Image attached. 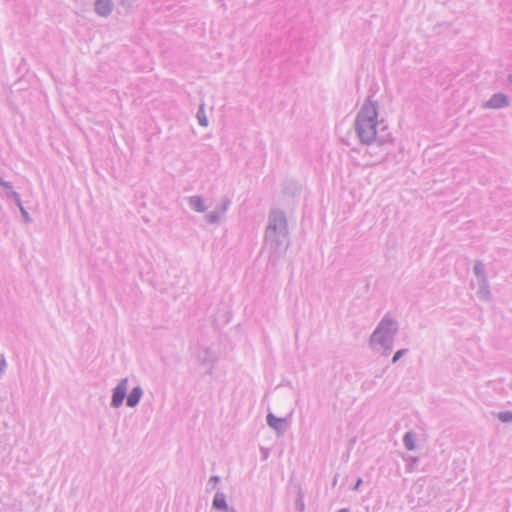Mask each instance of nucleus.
Masks as SVG:
<instances>
[{"label":"nucleus","mask_w":512,"mask_h":512,"mask_svg":"<svg viewBox=\"0 0 512 512\" xmlns=\"http://www.w3.org/2000/svg\"><path fill=\"white\" fill-rule=\"evenodd\" d=\"M356 130L360 139L365 143L375 140L377 135V109L373 102L366 101L356 120Z\"/></svg>","instance_id":"nucleus-1"},{"label":"nucleus","mask_w":512,"mask_h":512,"mask_svg":"<svg viewBox=\"0 0 512 512\" xmlns=\"http://www.w3.org/2000/svg\"><path fill=\"white\" fill-rule=\"evenodd\" d=\"M127 391V380L124 379L120 382V384L114 389L112 404L117 407L122 404Z\"/></svg>","instance_id":"nucleus-2"},{"label":"nucleus","mask_w":512,"mask_h":512,"mask_svg":"<svg viewBox=\"0 0 512 512\" xmlns=\"http://www.w3.org/2000/svg\"><path fill=\"white\" fill-rule=\"evenodd\" d=\"M507 104H508V100H507L506 96H504L502 94H496L487 102V107L500 108Z\"/></svg>","instance_id":"nucleus-3"},{"label":"nucleus","mask_w":512,"mask_h":512,"mask_svg":"<svg viewBox=\"0 0 512 512\" xmlns=\"http://www.w3.org/2000/svg\"><path fill=\"white\" fill-rule=\"evenodd\" d=\"M95 9L100 16H107L111 12L112 6L109 0H99L95 5Z\"/></svg>","instance_id":"nucleus-4"},{"label":"nucleus","mask_w":512,"mask_h":512,"mask_svg":"<svg viewBox=\"0 0 512 512\" xmlns=\"http://www.w3.org/2000/svg\"><path fill=\"white\" fill-rule=\"evenodd\" d=\"M142 392L139 388H134L127 398V405L134 407L140 400Z\"/></svg>","instance_id":"nucleus-5"},{"label":"nucleus","mask_w":512,"mask_h":512,"mask_svg":"<svg viewBox=\"0 0 512 512\" xmlns=\"http://www.w3.org/2000/svg\"><path fill=\"white\" fill-rule=\"evenodd\" d=\"M213 505L217 509H225L226 508V500L223 494H216L213 500Z\"/></svg>","instance_id":"nucleus-6"},{"label":"nucleus","mask_w":512,"mask_h":512,"mask_svg":"<svg viewBox=\"0 0 512 512\" xmlns=\"http://www.w3.org/2000/svg\"><path fill=\"white\" fill-rule=\"evenodd\" d=\"M190 203H191L192 207L196 211H203L204 210V205H203V202H202V200L200 198L193 197V198H191Z\"/></svg>","instance_id":"nucleus-7"},{"label":"nucleus","mask_w":512,"mask_h":512,"mask_svg":"<svg viewBox=\"0 0 512 512\" xmlns=\"http://www.w3.org/2000/svg\"><path fill=\"white\" fill-rule=\"evenodd\" d=\"M404 442L409 450H413L415 447L414 436L411 433H407L404 437Z\"/></svg>","instance_id":"nucleus-8"},{"label":"nucleus","mask_w":512,"mask_h":512,"mask_svg":"<svg viewBox=\"0 0 512 512\" xmlns=\"http://www.w3.org/2000/svg\"><path fill=\"white\" fill-rule=\"evenodd\" d=\"M280 422V420H277L275 419L272 415H269L268 416V423L272 426V427H277L276 424Z\"/></svg>","instance_id":"nucleus-9"},{"label":"nucleus","mask_w":512,"mask_h":512,"mask_svg":"<svg viewBox=\"0 0 512 512\" xmlns=\"http://www.w3.org/2000/svg\"><path fill=\"white\" fill-rule=\"evenodd\" d=\"M402 353L403 351H397L393 357V362H396L400 359V357L402 356Z\"/></svg>","instance_id":"nucleus-10"},{"label":"nucleus","mask_w":512,"mask_h":512,"mask_svg":"<svg viewBox=\"0 0 512 512\" xmlns=\"http://www.w3.org/2000/svg\"><path fill=\"white\" fill-rule=\"evenodd\" d=\"M199 121H200V124L202 126H207V120L205 118H202V117H198Z\"/></svg>","instance_id":"nucleus-11"},{"label":"nucleus","mask_w":512,"mask_h":512,"mask_svg":"<svg viewBox=\"0 0 512 512\" xmlns=\"http://www.w3.org/2000/svg\"><path fill=\"white\" fill-rule=\"evenodd\" d=\"M339 512H349L347 509H342Z\"/></svg>","instance_id":"nucleus-12"}]
</instances>
